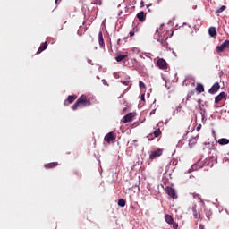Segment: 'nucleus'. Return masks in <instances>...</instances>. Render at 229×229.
Listing matches in <instances>:
<instances>
[{
    "mask_svg": "<svg viewBox=\"0 0 229 229\" xmlns=\"http://www.w3.org/2000/svg\"><path fill=\"white\" fill-rule=\"evenodd\" d=\"M92 103L86 95H81L77 101L72 106V110H78V108H85L86 106H90Z\"/></svg>",
    "mask_w": 229,
    "mask_h": 229,
    "instance_id": "1",
    "label": "nucleus"
},
{
    "mask_svg": "<svg viewBox=\"0 0 229 229\" xmlns=\"http://www.w3.org/2000/svg\"><path fill=\"white\" fill-rule=\"evenodd\" d=\"M164 154V149L157 148V150H152L149 154L150 160H156V158H158L159 157H162Z\"/></svg>",
    "mask_w": 229,
    "mask_h": 229,
    "instance_id": "2",
    "label": "nucleus"
},
{
    "mask_svg": "<svg viewBox=\"0 0 229 229\" xmlns=\"http://www.w3.org/2000/svg\"><path fill=\"white\" fill-rule=\"evenodd\" d=\"M135 117H137V113H129L122 119V123L123 124H126V123H131Z\"/></svg>",
    "mask_w": 229,
    "mask_h": 229,
    "instance_id": "3",
    "label": "nucleus"
},
{
    "mask_svg": "<svg viewBox=\"0 0 229 229\" xmlns=\"http://www.w3.org/2000/svg\"><path fill=\"white\" fill-rule=\"evenodd\" d=\"M115 139H117V134H115V132H114V131L108 132L104 137L105 142H107L108 144H110V142H114V140H115Z\"/></svg>",
    "mask_w": 229,
    "mask_h": 229,
    "instance_id": "4",
    "label": "nucleus"
},
{
    "mask_svg": "<svg viewBox=\"0 0 229 229\" xmlns=\"http://www.w3.org/2000/svg\"><path fill=\"white\" fill-rule=\"evenodd\" d=\"M156 65L163 71L167 69V62L164 58H158L157 60Z\"/></svg>",
    "mask_w": 229,
    "mask_h": 229,
    "instance_id": "5",
    "label": "nucleus"
},
{
    "mask_svg": "<svg viewBox=\"0 0 229 229\" xmlns=\"http://www.w3.org/2000/svg\"><path fill=\"white\" fill-rule=\"evenodd\" d=\"M167 38H169V34H167V30L164 34V37H159L158 42L163 46V47H167Z\"/></svg>",
    "mask_w": 229,
    "mask_h": 229,
    "instance_id": "6",
    "label": "nucleus"
},
{
    "mask_svg": "<svg viewBox=\"0 0 229 229\" xmlns=\"http://www.w3.org/2000/svg\"><path fill=\"white\" fill-rule=\"evenodd\" d=\"M225 49H229V40H225L220 46L216 47L217 53H223Z\"/></svg>",
    "mask_w": 229,
    "mask_h": 229,
    "instance_id": "7",
    "label": "nucleus"
},
{
    "mask_svg": "<svg viewBox=\"0 0 229 229\" xmlns=\"http://www.w3.org/2000/svg\"><path fill=\"white\" fill-rule=\"evenodd\" d=\"M219 89H221V85H219V82H215L213 86L208 89L209 94H217L219 91Z\"/></svg>",
    "mask_w": 229,
    "mask_h": 229,
    "instance_id": "8",
    "label": "nucleus"
},
{
    "mask_svg": "<svg viewBox=\"0 0 229 229\" xmlns=\"http://www.w3.org/2000/svg\"><path fill=\"white\" fill-rule=\"evenodd\" d=\"M166 194L173 198L174 199H178V195L176 194V191L171 187L166 188Z\"/></svg>",
    "mask_w": 229,
    "mask_h": 229,
    "instance_id": "9",
    "label": "nucleus"
},
{
    "mask_svg": "<svg viewBox=\"0 0 229 229\" xmlns=\"http://www.w3.org/2000/svg\"><path fill=\"white\" fill-rule=\"evenodd\" d=\"M78 98V96L76 95H70L68 96L67 99L64 100V105L67 106V105H71L72 103H74V100Z\"/></svg>",
    "mask_w": 229,
    "mask_h": 229,
    "instance_id": "10",
    "label": "nucleus"
},
{
    "mask_svg": "<svg viewBox=\"0 0 229 229\" xmlns=\"http://www.w3.org/2000/svg\"><path fill=\"white\" fill-rule=\"evenodd\" d=\"M161 133L162 131H160V129H157L153 133L149 134L148 140H153V137H160Z\"/></svg>",
    "mask_w": 229,
    "mask_h": 229,
    "instance_id": "11",
    "label": "nucleus"
},
{
    "mask_svg": "<svg viewBox=\"0 0 229 229\" xmlns=\"http://www.w3.org/2000/svg\"><path fill=\"white\" fill-rule=\"evenodd\" d=\"M137 19L140 21V22H144L146 21V14L144 11H140L137 15Z\"/></svg>",
    "mask_w": 229,
    "mask_h": 229,
    "instance_id": "12",
    "label": "nucleus"
},
{
    "mask_svg": "<svg viewBox=\"0 0 229 229\" xmlns=\"http://www.w3.org/2000/svg\"><path fill=\"white\" fill-rule=\"evenodd\" d=\"M226 98V93L225 92H221L218 96L215 98V103L217 104L221 101H223V98Z\"/></svg>",
    "mask_w": 229,
    "mask_h": 229,
    "instance_id": "13",
    "label": "nucleus"
},
{
    "mask_svg": "<svg viewBox=\"0 0 229 229\" xmlns=\"http://www.w3.org/2000/svg\"><path fill=\"white\" fill-rule=\"evenodd\" d=\"M44 167L45 169H55V167H58V162L47 163Z\"/></svg>",
    "mask_w": 229,
    "mask_h": 229,
    "instance_id": "14",
    "label": "nucleus"
},
{
    "mask_svg": "<svg viewBox=\"0 0 229 229\" xmlns=\"http://www.w3.org/2000/svg\"><path fill=\"white\" fill-rule=\"evenodd\" d=\"M47 49V42L42 43L38 48V51L36 53V55H40L43 51H46Z\"/></svg>",
    "mask_w": 229,
    "mask_h": 229,
    "instance_id": "15",
    "label": "nucleus"
},
{
    "mask_svg": "<svg viewBox=\"0 0 229 229\" xmlns=\"http://www.w3.org/2000/svg\"><path fill=\"white\" fill-rule=\"evenodd\" d=\"M195 90L198 92V94H201L202 92H205V87L201 83H197Z\"/></svg>",
    "mask_w": 229,
    "mask_h": 229,
    "instance_id": "16",
    "label": "nucleus"
},
{
    "mask_svg": "<svg viewBox=\"0 0 229 229\" xmlns=\"http://www.w3.org/2000/svg\"><path fill=\"white\" fill-rule=\"evenodd\" d=\"M98 44L100 47H105V40L103 39V32L100 31L98 33Z\"/></svg>",
    "mask_w": 229,
    "mask_h": 229,
    "instance_id": "17",
    "label": "nucleus"
},
{
    "mask_svg": "<svg viewBox=\"0 0 229 229\" xmlns=\"http://www.w3.org/2000/svg\"><path fill=\"white\" fill-rule=\"evenodd\" d=\"M208 34L210 37H216V35H217V31L216 30L215 27H210L208 29Z\"/></svg>",
    "mask_w": 229,
    "mask_h": 229,
    "instance_id": "18",
    "label": "nucleus"
},
{
    "mask_svg": "<svg viewBox=\"0 0 229 229\" xmlns=\"http://www.w3.org/2000/svg\"><path fill=\"white\" fill-rule=\"evenodd\" d=\"M126 58H128V55H118L115 57L116 62H123V60H126Z\"/></svg>",
    "mask_w": 229,
    "mask_h": 229,
    "instance_id": "19",
    "label": "nucleus"
},
{
    "mask_svg": "<svg viewBox=\"0 0 229 229\" xmlns=\"http://www.w3.org/2000/svg\"><path fill=\"white\" fill-rule=\"evenodd\" d=\"M193 210V216L195 219H202L201 218V214L199 213V211L196 210V208H192Z\"/></svg>",
    "mask_w": 229,
    "mask_h": 229,
    "instance_id": "20",
    "label": "nucleus"
},
{
    "mask_svg": "<svg viewBox=\"0 0 229 229\" xmlns=\"http://www.w3.org/2000/svg\"><path fill=\"white\" fill-rule=\"evenodd\" d=\"M165 220L168 225H173V222L174 221L173 219V216L171 215H165Z\"/></svg>",
    "mask_w": 229,
    "mask_h": 229,
    "instance_id": "21",
    "label": "nucleus"
},
{
    "mask_svg": "<svg viewBox=\"0 0 229 229\" xmlns=\"http://www.w3.org/2000/svg\"><path fill=\"white\" fill-rule=\"evenodd\" d=\"M218 144H220V146H225L226 144H229V140L226 138H222L218 140Z\"/></svg>",
    "mask_w": 229,
    "mask_h": 229,
    "instance_id": "22",
    "label": "nucleus"
},
{
    "mask_svg": "<svg viewBox=\"0 0 229 229\" xmlns=\"http://www.w3.org/2000/svg\"><path fill=\"white\" fill-rule=\"evenodd\" d=\"M137 31H139V29H137V27L133 28L132 30L129 32V36L135 37V33H137Z\"/></svg>",
    "mask_w": 229,
    "mask_h": 229,
    "instance_id": "23",
    "label": "nucleus"
},
{
    "mask_svg": "<svg viewBox=\"0 0 229 229\" xmlns=\"http://www.w3.org/2000/svg\"><path fill=\"white\" fill-rule=\"evenodd\" d=\"M196 142H198V140L196 138H191V140H190V141H189V146H191L192 148V146H194V144H196Z\"/></svg>",
    "mask_w": 229,
    "mask_h": 229,
    "instance_id": "24",
    "label": "nucleus"
},
{
    "mask_svg": "<svg viewBox=\"0 0 229 229\" xmlns=\"http://www.w3.org/2000/svg\"><path fill=\"white\" fill-rule=\"evenodd\" d=\"M118 205H119V207H125L126 206V200L123 199H120L118 200Z\"/></svg>",
    "mask_w": 229,
    "mask_h": 229,
    "instance_id": "25",
    "label": "nucleus"
},
{
    "mask_svg": "<svg viewBox=\"0 0 229 229\" xmlns=\"http://www.w3.org/2000/svg\"><path fill=\"white\" fill-rule=\"evenodd\" d=\"M225 10H226V7L222 5L219 9H217L216 13H222V12H225Z\"/></svg>",
    "mask_w": 229,
    "mask_h": 229,
    "instance_id": "26",
    "label": "nucleus"
},
{
    "mask_svg": "<svg viewBox=\"0 0 229 229\" xmlns=\"http://www.w3.org/2000/svg\"><path fill=\"white\" fill-rule=\"evenodd\" d=\"M139 87H140V89H146V84H144V82H142V81H140Z\"/></svg>",
    "mask_w": 229,
    "mask_h": 229,
    "instance_id": "27",
    "label": "nucleus"
},
{
    "mask_svg": "<svg viewBox=\"0 0 229 229\" xmlns=\"http://www.w3.org/2000/svg\"><path fill=\"white\" fill-rule=\"evenodd\" d=\"M192 196H193L194 199H201V197H199V194H198V193H192Z\"/></svg>",
    "mask_w": 229,
    "mask_h": 229,
    "instance_id": "28",
    "label": "nucleus"
},
{
    "mask_svg": "<svg viewBox=\"0 0 229 229\" xmlns=\"http://www.w3.org/2000/svg\"><path fill=\"white\" fill-rule=\"evenodd\" d=\"M92 4H101V0H92Z\"/></svg>",
    "mask_w": 229,
    "mask_h": 229,
    "instance_id": "29",
    "label": "nucleus"
},
{
    "mask_svg": "<svg viewBox=\"0 0 229 229\" xmlns=\"http://www.w3.org/2000/svg\"><path fill=\"white\" fill-rule=\"evenodd\" d=\"M170 225H173V228L174 229H178V223H176V222H173L172 224H170Z\"/></svg>",
    "mask_w": 229,
    "mask_h": 229,
    "instance_id": "30",
    "label": "nucleus"
},
{
    "mask_svg": "<svg viewBox=\"0 0 229 229\" xmlns=\"http://www.w3.org/2000/svg\"><path fill=\"white\" fill-rule=\"evenodd\" d=\"M191 96H194V91L188 93L187 99H189V98H191Z\"/></svg>",
    "mask_w": 229,
    "mask_h": 229,
    "instance_id": "31",
    "label": "nucleus"
},
{
    "mask_svg": "<svg viewBox=\"0 0 229 229\" xmlns=\"http://www.w3.org/2000/svg\"><path fill=\"white\" fill-rule=\"evenodd\" d=\"M140 99H141V101H146V98H145V95H144V94H142V95L140 96Z\"/></svg>",
    "mask_w": 229,
    "mask_h": 229,
    "instance_id": "32",
    "label": "nucleus"
},
{
    "mask_svg": "<svg viewBox=\"0 0 229 229\" xmlns=\"http://www.w3.org/2000/svg\"><path fill=\"white\" fill-rule=\"evenodd\" d=\"M188 81H188L187 79L184 80V81H183V85H186V86L189 85V82H188Z\"/></svg>",
    "mask_w": 229,
    "mask_h": 229,
    "instance_id": "33",
    "label": "nucleus"
},
{
    "mask_svg": "<svg viewBox=\"0 0 229 229\" xmlns=\"http://www.w3.org/2000/svg\"><path fill=\"white\" fill-rule=\"evenodd\" d=\"M199 130H201V124H199V125L197 127V131H199Z\"/></svg>",
    "mask_w": 229,
    "mask_h": 229,
    "instance_id": "34",
    "label": "nucleus"
},
{
    "mask_svg": "<svg viewBox=\"0 0 229 229\" xmlns=\"http://www.w3.org/2000/svg\"><path fill=\"white\" fill-rule=\"evenodd\" d=\"M123 85H130V81H123Z\"/></svg>",
    "mask_w": 229,
    "mask_h": 229,
    "instance_id": "35",
    "label": "nucleus"
},
{
    "mask_svg": "<svg viewBox=\"0 0 229 229\" xmlns=\"http://www.w3.org/2000/svg\"><path fill=\"white\" fill-rule=\"evenodd\" d=\"M202 119H205V113H201Z\"/></svg>",
    "mask_w": 229,
    "mask_h": 229,
    "instance_id": "36",
    "label": "nucleus"
},
{
    "mask_svg": "<svg viewBox=\"0 0 229 229\" xmlns=\"http://www.w3.org/2000/svg\"><path fill=\"white\" fill-rule=\"evenodd\" d=\"M199 229H205L203 225H199Z\"/></svg>",
    "mask_w": 229,
    "mask_h": 229,
    "instance_id": "37",
    "label": "nucleus"
},
{
    "mask_svg": "<svg viewBox=\"0 0 229 229\" xmlns=\"http://www.w3.org/2000/svg\"><path fill=\"white\" fill-rule=\"evenodd\" d=\"M140 4H141V7H143L144 6V2H141Z\"/></svg>",
    "mask_w": 229,
    "mask_h": 229,
    "instance_id": "38",
    "label": "nucleus"
},
{
    "mask_svg": "<svg viewBox=\"0 0 229 229\" xmlns=\"http://www.w3.org/2000/svg\"><path fill=\"white\" fill-rule=\"evenodd\" d=\"M58 3V0H55V4Z\"/></svg>",
    "mask_w": 229,
    "mask_h": 229,
    "instance_id": "39",
    "label": "nucleus"
}]
</instances>
